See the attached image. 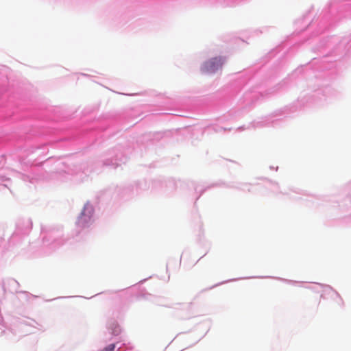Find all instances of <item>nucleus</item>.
Here are the masks:
<instances>
[{
	"label": "nucleus",
	"mask_w": 351,
	"mask_h": 351,
	"mask_svg": "<svg viewBox=\"0 0 351 351\" xmlns=\"http://www.w3.org/2000/svg\"><path fill=\"white\" fill-rule=\"evenodd\" d=\"M223 60L221 57H216L206 62L202 70L206 73H215L222 67Z\"/></svg>",
	"instance_id": "nucleus-1"
},
{
	"label": "nucleus",
	"mask_w": 351,
	"mask_h": 351,
	"mask_svg": "<svg viewBox=\"0 0 351 351\" xmlns=\"http://www.w3.org/2000/svg\"><path fill=\"white\" fill-rule=\"evenodd\" d=\"M85 221L84 216L82 215L80 217H79L77 220V225L80 227H84V222Z\"/></svg>",
	"instance_id": "nucleus-2"
},
{
	"label": "nucleus",
	"mask_w": 351,
	"mask_h": 351,
	"mask_svg": "<svg viewBox=\"0 0 351 351\" xmlns=\"http://www.w3.org/2000/svg\"><path fill=\"white\" fill-rule=\"evenodd\" d=\"M115 348L114 344H110L106 348H104L102 351H114Z\"/></svg>",
	"instance_id": "nucleus-3"
}]
</instances>
